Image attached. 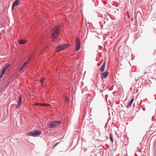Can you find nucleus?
Instances as JSON below:
<instances>
[{
	"instance_id": "obj_11",
	"label": "nucleus",
	"mask_w": 156,
	"mask_h": 156,
	"mask_svg": "<svg viewBox=\"0 0 156 156\" xmlns=\"http://www.w3.org/2000/svg\"><path fill=\"white\" fill-rule=\"evenodd\" d=\"M35 105H39L41 106H50V105L49 104H41V103H35L34 104Z\"/></svg>"
},
{
	"instance_id": "obj_9",
	"label": "nucleus",
	"mask_w": 156,
	"mask_h": 156,
	"mask_svg": "<svg viewBox=\"0 0 156 156\" xmlns=\"http://www.w3.org/2000/svg\"><path fill=\"white\" fill-rule=\"evenodd\" d=\"M133 100H134V98H133L131 99V100L130 101L127 103V104L126 106V108H128L132 104L133 101Z\"/></svg>"
},
{
	"instance_id": "obj_8",
	"label": "nucleus",
	"mask_w": 156,
	"mask_h": 156,
	"mask_svg": "<svg viewBox=\"0 0 156 156\" xmlns=\"http://www.w3.org/2000/svg\"><path fill=\"white\" fill-rule=\"evenodd\" d=\"M19 2L20 1L19 0H16L13 2L12 6V9H13L14 7L18 5Z\"/></svg>"
},
{
	"instance_id": "obj_23",
	"label": "nucleus",
	"mask_w": 156,
	"mask_h": 156,
	"mask_svg": "<svg viewBox=\"0 0 156 156\" xmlns=\"http://www.w3.org/2000/svg\"><path fill=\"white\" fill-rule=\"evenodd\" d=\"M99 154V153H98V155Z\"/></svg>"
},
{
	"instance_id": "obj_4",
	"label": "nucleus",
	"mask_w": 156,
	"mask_h": 156,
	"mask_svg": "<svg viewBox=\"0 0 156 156\" xmlns=\"http://www.w3.org/2000/svg\"><path fill=\"white\" fill-rule=\"evenodd\" d=\"M68 45L67 44H61L60 45L58 46L55 49L56 51L59 52L63 49L67 47Z\"/></svg>"
},
{
	"instance_id": "obj_15",
	"label": "nucleus",
	"mask_w": 156,
	"mask_h": 156,
	"mask_svg": "<svg viewBox=\"0 0 156 156\" xmlns=\"http://www.w3.org/2000/svg\"><path fill=\"white\" fill-rule=\"evenodd\" d=\"M10 65V64L7 63L5 66H4L3 68L5 69L6 70V69L9 67Z\"/></svg>"
},
{
	"instance_id": "obj_20",
	"label": "nucleus",
	"mask_w": 156,
	"mask_h": 156,
	"mask_svg": "<svg viewBox=\"0 0 156 156\" xmlns=\"http://www.w3.org/2000/svg\"><path fill=\"white\" fill-rule=\"evenodd\" d=\"M43 41H44V40H43V39H42V40H41V42H42Z\"/></svg>"
},
{
	"instance_id": "obj_18",
	"label": "nucleus",
	"mask_w": 156,
	"mask_h": 156,
	"mask_svg": "<svg viewBox=\"0 0 156 156\" xmlns=\"http://www.w3.org/2000/svg\"><path fill=\"white\" fill-rule=\"evenodd\" d=\"M58 142H57L55 144H54L53 146V147H55L58 144Z\"/></svg>"
},
{
	"instance_id": "obj_10",
	"label": "nucleus",
	"mask_w": 156,
	"mask_h": 156,
	"mask_svg": "<svg viewBox=\"0 0 156 156\" xmlns=\"http://www.w3.org/2000/svg\"><path fill=\"white\" fill-rule=\"evenodd\" d=\"M27 42V41L23 39H20L18 41V43L19 44H24Z\"/></svg>"
},
{
	"instance_id": "obj_5",
	"label": "nucleus",
	"mask_w": 156,
	"mask_h": 156,
	"mask_svg": "<svg viewBox=\"0 0 156 156\" xmlns=\"http://www.w3.org/2000/svg\"><path fill=\"white\" fill-rule=\"evenodd\" d=\"M75 43L76 44V51H78L80 48V43L79 39L76 37V38Z\"/></svg>"
},
{
	"instance_id": "obj_6",
	"label": "nucleus",
	"mask_w": 156,
	"mask_h": 156,
	"mask_svg": "<svg viewBox=\"0 0 156 156\" xmlns=\"http://www.w3.org/2000/svg\"><path fill=\"white\" fill-rule=\"evenodd\" d=\"M106 61H105L103 63L100 69H99L100 71L101 72H103L104 71V69L105 68V66H106Z\"/></svg>"
},
{
	"instance_id": "obj_3",
	"label": "nucleus",
	"mask_w": 156,
	"mask_h": 156,
	"mask_svg": "<svg viewBox=\"0 0 156 156\" xmlns=\"http://www.w3.org/2000/svg\"><path fill=\"white\" fill-rule=\"evenodd\" d=\"M41 133V131H36L28 133V136L35 137L40 135Z\"/></svg>"
},
{
	"instance_id": "obj_13",
	"label": "nucleus",
	"mask_w": 156,
	"mask_h": 156,
	"mask_svg": "<svg viewBox=\"0 0 156 156\" xmlns=\"http://www.w3.org/2000/svg\"><path fill=\"white\" fill-rule=\"evenodd\" d=\"M6 70L5 69L3 68L0 74V78L2 77L3 74L5 73L6 71Z\"/></svg>"
},
{
	"instance_id": "obj_19",
	"label": "nucleus",
	"mask_w": 156,
	"mask_h": 156,
	"mask_svg": "<svg viewBox=\"0 0 156 156\" xmlns=\"http://www.w3.org/2000/svg\"><path fill=\"white\" fill-rule=\"evenodd\" d=\"M44 39H45V38H46V35H45L44 36Z\"/></svg>"
},
{
	"instance_id": "obj_22",
	"label": "nucleus",
	"mask_w": 156,
	"mask_h": 156,
	"mask_svg": "<svg viewBox=\"0 0 156 156\" xmlns=\"http://www.w3.org/2000/svg\"><path fill=\"white\" fill-rule=\"evenodd\" d=\"M48 37H49V38H50V36H48Z\"/></svg>"
},
{
	"instance_id": "obj_16",
	"label": "nucleus",
	"mask_w": 156,
	"mask_h": 156,
	"mask_svg": "<svg viewBox=\"0 0 156 156\" xmlns=\"http://www.w3.org/2000/svg\"><path fill=\"white\" fill-rule=\"evenodd\" d=\"M45 80V78L44 77H42L41 79H40V81L42 84L43 85L44 83L43 81Z\"/></svg>"
},
{
	"instance_id": "obj_7",
	"label": "nucleus",
	"mask_w": 156,
	"mask_h": 156,
	"mask_svg": "<svg viewBox=\"0 0 156 156\" xmlns=\"http://www.w3.org/2000/svg\"><path fill=\"white\" fill-rule=\"evenodd\" d=\"M109 74V72L108 71L102 73L101 77L102 78H105L108 76Z\"/></svg>"
},
{
	"instance_id": "obj_1",
	"label": "nucleus",
	"mask_w": 156,
	"mask_h": 156,
	"mask_svg": "<svg viewBox=\"0 0 156 156\" xmlns=\"http://www.w3.org/2000/svg\"><path fill=\"white\" fill-rule=\"evenodd\" d=\"M60 31V27L59 26H55L53 30H50L51 40L52 41H55V39H56L57 36L59 35Z\"/></svg>"
},
{
	"instance_id": "obj_14",
	"label": "nucleus",
	"mask_w": 156,
	"mask_h": 156,
	"mask_svg": "<svg viewBox=\"0 0 156 156\" xmlns=\"http://www.w3.org/2000/svg\"><path fill=\"white\" fill-rule=\"evenodd\" d=\"M27 62H25L23 64L21 67H20V71H21L26 66V64L27 63Z\"/></svg>"
},
{
	"instance_id": "obj_21",
	"label": "nucleus",
	"mask_w": 156,
	"mask_h": 156,
	"mask_svg": "<svg viewBox=\"0 0 156 156\" xmlns=\"http://www.w3.org/2000/svg\"><path fill=\"white\" fill-rule=\"evenodd\" d=\"M66 99H67V101L69 100L67 98H66Z\"/></svg>"
},
{
	"instance_id": "obj_17",
	"label": "nucleus",
	"mask_w": 156,
	"mask_h": 156,
	"mask_svg": "<svg viewBox=\"0 0 156 156\" xmlns=\"http://www.w3.org/2000/svg\"><path fill=\"white\" fill-rule=\"evenodd\" d=\"M109 139L112 142H113V138H112V135L111 134H109Z\"/></svg>"
},
{
	"instance_id": "obj_2",
	"label": "nucleus",
	"mask_w": 156,
	"mask_h": 156,
	"mask_svg": "<svg viewBox=\"0 0 156 156\" xmlns=\"http://www.w3.org/2000/svg\"><path fill=\"white\" fill-rule=\"evenodd\" d=\"M61 123V122L58 121H51L48 124L47 126L49 128H53L59 126Z\"/></svg>"
},
{
	"instance_id": "obj_12",
	"label": "nucleus",
	"mask_w": 156,
	"mask_h": 156,
	"mask_svg": "<svg viewBox=\"0 0 156 156\" xmlns=\"http://www.w3.org/2000/svg\"><path fill=\"white\" fill-rule=\"evenodd\" d=\"M17 103L18 105L17 106V108L20 105L21 103V97L19 98V100L17 101Z\"/></svg>"
}]
</instances>
